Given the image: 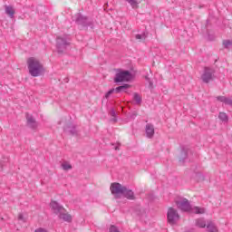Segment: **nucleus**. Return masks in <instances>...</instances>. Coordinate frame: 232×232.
<instances>
[{"label": "nucleus", "instance_id": "1", "mask_svg": "<svg viewBox=\"0 0 232 232\" xmlns=\"http://www.w3.org/2000/svg\"><path fill=\"white\" fill-rule=\"evenodd\" d=\"M28 72L32 77H41L46 72L44 65L41 63V60L35 57H29L26 61Z\"/></svg>", "mask_w": 232, "mask_h": 232}, {"label": "nucleus", "instance_id": "2", "mask_svg": "<svg viewBox=\"0 0 232 232\" xmlns=\"http://www.w3.org/2000/svg\"><path fill=\"white\" fill-rule=\"evenodd\" d=\"M176 205L181 211H187L188 213H194L195 215H204L206 208L198 207H191L189 201L187 198H181L176 200Z\"/></svg>", "mask_w": 232, "mask_h": 232}, {"label": "nucleus", "instance_id": "3", "mask_svg": "<svg viewBox=\"0 0 232 232\" xmlns=\"http://www.w3.org/2000/svg\"><path fill=\"white\" fill-rule=\"evenodd\" d=\"M133 79V74L130 71L118 69L114 77V82H130Z\"/></svg>", "mask_w": 232, "mask_h": 232}, {"label": "nucleus", "instance_id": "4", "mask_svg": "<svg viewBox=\"0 0 232 232\" xmlns=\"http://www.w3.org/2000/svg\"><path fill=\"white\" fill-rule=\"evenodd\" d=\"M126 191V187L121 185L120 183H111V193L113 195L114 198H122V194Z\"/></svg>", "mask_w": 232, "mask_h": 232}, {"label": "nucleus", "instance_id": "5", "mask_svg": "<svg viewBox=\"0 0 232 232\" xmlns=\"http://www.w3.org/2000/svg\"><path fill=\"white\" fill-rule=\"evenodd\" d=\"M167 220L170 226H175L180 220V216L177 209L169 208L167 211Z\"/></svg>", "mask_w": 232, "mask_h": 232}, {"label": "nucleus", "instance_id": "6", "mask_svg": "<svg viewBox=\"0 0 232 232\" xmlns=\"http://www.w3.org/2000/svg\"><path fill=\"white\" fill-rule=\"evenodd\" d=\"M215 79V71L212 68L205 67L201 73V81L206 84L211 82Z\"/></svg>", "mask_w": 232, "mask_h": 232}, {"label": "nucleus", "instance_id": "7", "mask_svg": "<svg viewBox=\"0 0 232 232\" xmlns=\"http://www.w3.org/2000/svg\"><path fill=\"white\" fill-rule=\"evenodd\" d=\"M69 43H68V37L66 36H59L56 39V46H57V50L58 52L61 53L62 52H64V50L66 49V46H68Z\"/></svg>", "mask_w": 232, "mask_h": 232}, {"label": "nucleus", "instance_id": "8", "mask_svg": "<svg viewBox=\"0 0 232 232\" xmlns=\"http://www.w3.org/2000/svg\"><path fill=\"white\" fill-rule=\"evenodd\" d=\"M129 88H130V85L126 83V84L117 87L116 89H111L105 93L104 98L109 99L110 97H111V94H113L114 92H116V93H121V92H126V90H128Z\"/></svg>", "mask_w": 232, "mask_h": 232}, {"label": "nucleus", "instance_id": "9", "mask_svg": "<svg viewBox=\"0 0 232 232\" xmlns=\"http://www.w3.org/2000/svg\"><path fill=\"white\" fill-rule=\"evenodd\" d=\"M26 121H27V126L28 128H31V130H37V127L39 124L37 121H35V119H34V116L30 114H26Z\"/></svg>", "mask_w": 232, "mask_h": 232}, {"label": "nucleus", "instance_id": "10", "mask_svg": "<svg viewBox=\"0 0 232 232\" xmlns=\"http://www.w3.org/2000/svg\"><path fill=\"white\" fill-rule=\"evenodd\" d=\"M50 208L55 213V215H58L60 213H63V211H64V208L59 205L57 201H51Z\"/></svg>", "mask_w": 232, "mask_h": 232}, {"label": "nucleus", "instance_id": "11", "mask_svg": "<svg viewBox=\"0 0 232 232\" xmlns=\"http://www.w3.org/2000/svg\"><path fill=\"white\" fill-rule=\"evenodd\" d=\"M145 131L148 139H152V137L155 135V128L150 123L146 125Z\"/></svg>", "mask_w": 232, "mask_h": 232}, {"label": "nucleus", "instance_id": "12", "mask_svg": "<svg viewBox=\"0 0 232 232\" xmlns=\"http://www.w3.org/2000/svg\"><path fill=\"white\" fill-rule=\"evenodd\" d=\"M58 217L61 220H63L64 222H72V217L70 216V214L66 213V209L64 208L63 211L58 214Z\"/></svg>", "mask_w": 232, "mask_h": 232}, {"label": "nucleus", "instance_id": "13", "mask_svg": "<svg viewBox=\"0 0 232 232\" xmlns=\"http://www.w3.org/2000/svg\"><path fill=\"white\" fill-rule=\"evenodd\" d=\"M86 17L82 16L81 14H77L72 17V21H75L77 24H84L86 23Z\"/></svg>", "mask_w": 232, "mask_h": 232}, {"label": "nucleus", "instance_id": "14", "mask_svg": "<svg viewBox=\"0 0 232 232\" xmlns=\"http://www.w3.org/2000/svg\"><path fill=\"white\" fill-rule=\"evenodd\" d=\"M122 197H124L125 198H129V200H133V198H135V195L133 194L131 189H128L126 187Z\"/></svg>", "mask_w": 232, "mask_h": 232}, {"label": "nucleus", "instance_id": "15", "mask_svg": "<svg viewBox=\"0 0 232 232\" xmlns=\"http://www.w3.org/2000/svg\"><path fill=\"white\" fill-rule=\"evenodd\" d=\"M217 99L220 102H224V104H228V106H232V97L227 98L225 96H218Z\"/></svg>", "mask_w": 232, "mask_h": 232}, {"label": "nucleus", "instance_id": "16", "mask_svg": "<svg viewBox=\"0 0 232 232\" xmlns=\"http://www.w3.org/2000/svg\"><path fill=\"white\" fill-rule=\"evenodd\" d=\"M5 14L13 19L14 15L15 14V10L11 5H5Z\"/></svg>", "mask_w": 232, "mask_h": 232}, {"label": "nucleus", "instance_id": "17", "mask_svg": "<svg viewBox=\"0 0 232 232\" xmlns=\"http://www.w3.org/2000/svg\"><path fill=\"white\" fill-rule=\"evenodd\" d=\"M208 232H218V227L213 222H208L207 225Z\"/></svg>", "mask_w": 232, "mask_h": 232}, {"label": "nucleus", "instance_id": "18", "mask_svg": "<svg viewBox=\"0 0 232 232\" xmlns=\"http://www.w3.org/2000/svg\"><path fill=\"white\" fill-rule=\"evenodd\" d=\"M126 3H128L133 10H137L139 8V1L137 0H124Z\"/></svg>", "mask_w": 232, "mask_h": 232}, {"label": "nucleus", "instance_id": "19", "mask_svg": "<svg viewBox=\"0 0 232 232\" xmlns=\"http://www.w3.org/2000/svg\"><path fill=\"white\" fill-rule=\"evenodd\" d=\"M196 227L200 228L206 227V220L204 218L196 219Z\"/></svg>", "mask_w": 232, "mask_h": 232}, {"label": "nucleus", "instance_id": "20", "mask_svg": "<svg viewBox=\"0 0 232 232\" xmlns=\"http://www.w3.org/2000/svg\"><path fill=\"white\" fill-rule=\"evenodd\" d=\"M61 167L63 171H70L72 169V164L68 161L62 162Z\"/></svg>", "mask_w": 232, "mask_h": 232}, {"label": "nucleus", "instance_id": "21", "mask_svg": "<svg viewBox=\"0 0 232 232\" xmlns=\"http://www.w3.org/2000/svg\"><path fill=\"white\" fill-rule=\"evenodd\" d=\"M223 46H224V48H227V50H231L232 49V40H224Z\"/></svg>", "mask_w": 232, "mask_h": 232}, {"label": "nucleus", "instance_id": "22", "mask_svg": "<svg viewBox=\"0 0 232 232\" xmlns=\"http://www.w3.org/2000/svg\"><path fill=\"white\" fill-rule=\"evenodd\" d=\"M218 119L222 121V122H227V121H229V119L227 118V114H226L225 112H220L218 115Z\"/></svg>", "mask_w": 232, "mask_h": 232}, {"label": "nucleus", "instance_id": "23", "mask_svg": "<svg viewBox=\"0 0 232 232\" xmlns=\"http://www.w3.org/2000/svg\"><path fill=\"white\" fill-rule=\"evenodd\" d=\"M133 99H134L136 104H140V102H142V98L140 97V95H139V93H134Z\"/></svg>", "mask_w": 232, "mask_h": 232}, {"label": "nucleus", "instance_id": "24", "mask_svg": "<svg viewBox=\"0 0 232 232\" xmlns=\"http://www.w3.org/2000/svg\"><path fill=\"white\" fill-rule=\"evenodd\" d=\"M110 115L113 117L112 122H117V113L115 112V110L111 109Z\"/></svg>", "mask_w": 232, "mask_h": 232}, {"label": "nucleus", "instance_id": "25", "mask_svg": "<svg viewBox=\"0 0 232 232\" xmlns=\"http://www.w3.org/2000/svg\"><path fill=\"white\" fill-rule=\"evenodd\" d=\"M109 232H121V231H119V228H117V227L111 226V227L109 228Z\"/></svg>", "mask_w": 232, "mask_h": 232}, {"label": "nucleus", "instance_id": "26", "mask_svg": "<svg viewBox=\"0 0 232 232\" xmlns=\"http://www.w3.org/2000/svg\"><path fill=\"white\" fill-rule=\"evenodd\" d=\"M34 232H48V230L44 227H38L34 230Z\"/></svg>", "mask_w": 232, "mask_h": 232}, {"label": "nucleus", "instance_id": "27", "mask_svg": "<svg viewBox=\"0 0 232 232\" xmlns=\"http://www.w3.org/2000/svg\"><path fill=\"white\" fill-rule=\"evenodd\" d=\"M146 36L144 34H136V39L140 40V39H145Z\"/></svg>", "mask_w": 232, "mask_h": 232}, {"label": "nucleus", "instance_id": "28", "mask_svg": "<svg viewBox=\"0 0 232 232\" xmlns=\"http://www.w3.org/2000/svg\"><path fill=\"white\" fill-rule=\"evenodd\" d=\"M18 220H21L22 222H24V215H23V214H19L18 215Z\"/></svg>", "mask_w": 232, "mask_h": 232}, {"label": "nucleus", "instance_id": "29", "mask_svg": "<svg viewBox=\"0 0 232 232\" xmlns=\"http://www.w3.org/2000/svg\"><path fill=\"white\" fill-rule=\"evenodd\" d=\"M115 150H119V147H115Z\"/></svg>", "mask_w": 232, "mask_h": 232}]
</instances>
